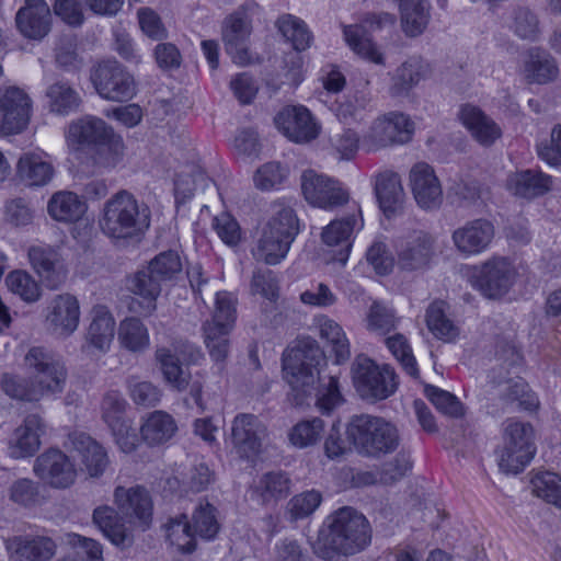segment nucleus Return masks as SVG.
Returning <instances> with one entry per match:
<instances>
[{
    "mask_svg": "<svg viewBox=\"0 0 561 561\" xmlns=\"http://www.w3.org/2000/svg\"><path fill=\"white\" fill-rule=\"evenodd\" d=\"M66 139L69 146L94 148L92 160L99 171H110L121 161L125 150L122 136L102 118L92 115L72 121L67 128Z\"/></svg>",
    "mask_w": 561,
    "mask_h": 561,
    "instance_id": "f257e3e1",
    "label": "nucleus"
},
{
    "mask_svg": "<svg viewBox=\"0 0 561 561\" xmlns=\"http://www.w3.org/2000/svg\"><path fill=\"white\" fill-rule=\"evenodd\" d=\"M99 225L108 238L130 239L150 227V211L140 207L131 193L122 190L104 203Z\"/></svg>",
    "mask_w": 561,
    "mask_h": 561,
    "instance_id": "f03ea898",
    "label": "nucleus"
},
{
    "mask_svg": "<svg viewBox=\"0 0 561 561\" xmlns=\"http://www.w3.org/2000/svg\"><path fill=\"white\" fill-rule=\"evenodd\" d=\"M323 530L324 546L330 551L343 556H353L364 550L370 542V528L366 517L352 507L345 506L327 520Z\"/></svg>",
    "mask_w": 561,
    "mask_h": 561,
    "instance_id": "7ed1b4c3",
    "label": "nucleus"
},
{
    "mask_svg": "<svg viewBox=\"0 0 561 561\" xmlns=\"http://www.w3.org/2000/svg\"><path fill=\"white\" fill-rule=\"evenodd\" d=\"M346 433L362 454L371 457L390 454L400 444V435L396 425L378 415H353L347 424Z\"/></svg>",
    "mask_w": 561,
    "mask_h": 561,
    "instance_id": "20e7f679",
    "label": "nucleus"
},
{
    "mask_svg": "<svg viewBox=\"0 0 561 561\" xmlns=\"http://www.w3.org/2000/svg\"><path fill=\"white\" fill-rule=\"evenodd\" d=\"M236 304L232 294L217 293L213 316L203 323L204 343L216 363H224L229 354V334L237 319Z\"/></svg>",
    "mask_w": 561,
    "mask_h": 561,
    "instance_id": "39448f33",
    "label": "nucleus"
},
{
    "mask_svg": "<svg viewBox=\"0 0 561 561\" xmlns=\"http://www.w3.org/2000/svg\"><path fill=\"white\" fill-rule=\"evenodd\" d=\"M352 378L359 397L369 402L386 400L397 388L394 369L389 365H378L365 355L356 356L352 364Z\"/></svg>",
    "mask_w": 561,
    "mask_h": 561,
    "instance_id": "423d86ee",
    "label": "nucleus"
},
{
    "mask_svg": "<svg viewBox=\"0 0 561 561\" xmlns=\"http://www.w3.org/2000/svg\"><path fill=\"white\" fill-rule=\"evenodd\" d=\"M536 453L534 428L529 423L510 419L503 424V446L499 450V467L505 473H518Z\"/></svg>",
    "mask_w": 561,
    "mask_h": 561,
    "instance_id": "0eeeda50",
    "label": "nucleus"
},
{
    "mask_svg": "<svg viewBox=\"0 0 561 561\" xmlns=\"http://www.w3.org/2000/svg\"><path fill=\"white\" fill-rule=\"evenodd\" d=\"M24 364L39 397L56 396L64 391L67 381V368L61 359L50 351L34 346L24 357Z\"/></svg>",
    "mask_w": 561,
    "mask_h": 561,
    "instance_id": "6e6552de",
    "label": "nucleus"
},
{
    "mask_svg": "<svg viewBox=\"0 0 561 561\" xmlns=\"http://www.w3.org/2000/svg\"><path fill=\"white\" fill-rule=\"evenodd\" d=\"M320 351L311 339L297 340L283 354V373L287 382L295 390L308 393L316 382L318 370L314 360Z\"/></svg>",
    "mask_w": 561,
    "mask_h": 561,
    "instance_id": "1a4fd4ad",
    "label": "nucleus"
},
{
    "mask_svg": "<svg viewBox=\"0 0 561 561\" xmlns=\"http://www.w3.org/2000/svg\"><path fill=\"white\" fill-rule=\"evenodd\" d=\"M414 134V123L409 115L392 111L373 121L362 139L367 151H377L388 147L409 142Z\"/></svg>",
    "mask_w": 561,
    "mask_h": 561,
    "instance_id": "9d476101",
    "label": "nucleus"
},
{
    "mask_svg": "<svg viewBox=\"0 0 561 561\" xmlns=\"http://www.w3.org/2000/svg\"><path fill=\"white\" fill-rule=\"evenodd\" d=\"M518 272L507 257L492 256L473 268L471 285L489 299H500L514 286Z\"/></svg>",
    "mask_w": 561,
    "mask_h": 561,
    "instance_id": "9b49d317",
    "label": "nucleus"
},
{
    "mask_svg": "<svg viewBox=\"0 0 561 561\" xmlns=\"http://www.w3.org/2000/svg\"><path fill=\"white\" fill-rule=\"evenodd\" d=\"M43 316L45 330L57 339L66 340L78 330L80 324L79 299L70 293L54 295L47 301Z\"/></svg>",
    "mask_w": 561,
    "mask_h": 561,
    "instance_id": "f8f14e48",
    "label": "nucleus"
},
{
    "mask_svg": "<svg viewBox=\"0 0 561 561\" xmlns=\"http://www.w3.org/2000/svg\"><path fill=\"white\" fill-rule=\"evenodd\" d=\"M396 21V15L388 12L369 13L364 18L363 24L344 26V38L356 55L376 65H383V54L367 34L366 25L380 30L393 26Z\"/></svg>",
    "mask_w": 561,
    "mask_h": 561,
    "instance_id": "ddd939ff",
    "label": "nucleus"
},
{
    "mask_svg": "<svg viewBox=\"0 0 561 561\" xmlns=\"http://www.w3.org/2000/svg\"><path fill=\"white\" fill-rule=\"evenodd\" d=\"M33 102L28 93L13 84L0 85V129L8 135L23 131L31 118Z\"/></svg>",
    "mask_w": 561,
    "mask_h": 561,
    "instance_id": "4468645a",
    "label": "nucleus"
},
{
    "mask_svg": "<svg viewBox=\"0 0 561 561\" xmlns=\"http://www.w3.org/2000/svg\"><path fill=\"white\" fill-rule=\"evenodd\" d=\"M396 251L401 270L421 271L430 266L435 255V239L424 230H413L399 239Z\"/></svg>",
    "mask_w": 561,
    "mask_h": 561,
    "instance_id": "2eb2a0df",
    "label": "nucleus"
},
{
    "mask_svg": "<svg viewBox=\"0 0 561 561\" xmlns=\"http://www.w3.org/2000/svg\"><path fill=\"white\" fill-rule=\"evenodd\" d=\"M266 436V425L254 414L239 413L231 422L230 440L241 458H255L261 453Z\"/></svg>",
    "mask_w": 561,
    "mask_h": 561,
    "instance_id": "dca6fc26",
    "label": "nucleus"
},
{
    "mask_svg": "<svg viewBox=\"0 0 561 561\" xmlns=\"http://www.w3.org/2000/svg\"><path fill=\"white\" fill-rule=\"evenodd\" d=\"M93 83L98 93L110 101H127L136 91L134 78L117 61L100 64L93 75Z\"/></svg>",
    "mask_w": 561,
    "mask_h": 561,
    "instance_id": "f3484780",
    "label": "nucleus"
},
{
    "mask_svg": "<svg viewBox=\"0 0 561 561\" xmlns=\"http://www.w3.org/2000/svg\"><path fill=\"white\" fill-rule=\"evenodd\" d=\"M301 191L312 207L331 210L350 201L347 187L335 178H302Z\"/></svg>",
    "mask_w": 561,
    "mask_h": 561,
    "instance_id": "a211bd4d",
    "label": "nucleus"
},
{
    "mask_svg": "<svg viewBox=\"0 0 561 561\" xmlns=\"http://www.w3.org/2000/svg\"><path fill=\"white\" fill-rule=\"evenodd\" d=\"M33 470L36 477L55 489L69 488L77 478V470L69 457L54 448L36 458Z\"/></svg>",
    "mask_w": 561,
    "mask_h": 561,
    "instance_id": "6ab92c4d",
    "label": "nucleus"
},
{
    "mask_svg": "<svg viewBox=\"0 0 561 561\" xmlns=\"http://www.w3.org/2000/svg\"><path fill=\"white\" fill-rule=\"evenodd\" d=\"M275 125L285 137L298 144L316 139L321 129L311 112L304 105L284 107L276 115Z\"/></svg>",
    "mask_w": 561,
    "mask_h": 561,
    "instance_id": "aec40b11",
    "label": "nucleus"
},
{
    "mask_svg": "<svg viewBox=\"0 0 561 561\" xmlns=\"http://www.w3.org/2000/svg\"><path fill=\"white\" fill-rule=\"evenodd\" d=\"M494 236V225L488 219L479 218L467 221L455 229L451 233V241L459 254L473 256L486 251Z\"/></svg>",
    "mask_w": 561,
    "mask_h": 561,
    "instance_id": "412c9836",
    "label": "nucleus"
},
{
    "mask_svg": "<svg viewBox=\"0 0 561 561\" xmlns=\"http://www.w3.org/2000/svg\"><path fill=\"white\" fill-rule=\"evenodd\" d=\"M30 264L44 286L58 289L67 279L68 271L60 254L49 245H32L27 251Z\"/></svg>",
    "mask_w": 561,
    "mask_h": 561,
    "instance_id": "4be33fe9",
    "label": "nucleus"
},
{
    "mask_svg": "<svg viewBox=\"0 0 561 561\" xmlns=\"http://www.w3.org/2000/svg\"><path fill=\"white\" fill-rule=\"evenodd\" d=\"M20 33L33 41L43 39L51 28V12L45 0H25L15 14Z\"/></svg>",
    "mask_w": 561,
    "mask_h": 561,
    "instance_id": "5701e85b",
    "label": "nucleus"
},
{
    "mask_svg": "<svg viewBox=\"0 0 561 561\" xmlns=\"http://www.w3.org/2000/svg\"><path fill=\"white\" fill-rule=\"evenodd\" d=\"M44 432L45 423L42 416L37 413L28 414L9 439L10 457L21 459L33 456L39 449Z\"/></svg>",
    "mask_w": 561,
    "mask_h": 561,
    "instance_id": "b1692460",
    "label": "nucleus"
},
{
    "mask_svg": "<svg viewBox=\"0 0 561 561\" xmlns=\"http://www.w3.org/2000/svg\"><path fill=\"white\" fill-rule=\"evenodd\" d=\"M363 228V219L360 210L358 215H352L344 219L333 220L322 231V240L329 247H339L337 255L334 257L336 261L344 264L350 254L351 241L350 238L354 230Z\"/></svg>",
    "mask_w": 561,
    "mask_h": 561,
    "instance_id": "393cba45",
    "label": "nucleus"
},
{
    "mask_svg": "<svg viewBox=\"0 0 561 561\" xmlns=\"http://www.w3.org/2000/svg\"><path fill=\"white\" fill-rule=\"evenodd\" d=\"M459 119L482 146H491L502 135L500 126L474 105L466 104L461 106Z\"/></svg>",
    "mask_w": 561,
    "mask_h": 561,
    "instance_id": "a878e982",
    "label": "nucleus"
},
{
    "mask_svg": "<svg viewBox=\"0 0 561 561\" xmlns=\"http://www.w3.org/2000/svg\"><path fill=\"white\" fill-rule=\"evenodd\" d=\"M70 439L87 473L91 478L102 476L108 465L104 448L85 433H75Z\"/></svg>",
    "mask_w": 561,
    "mask_h": 561,
    "instance_id": "bb28decb",
    "label": "nucleus"
},
{
    "mask_svg": "<svg viewBox=\"0 0 561 561\" xmlns=\"http://www.w3.org/2000/svg\"><path fill=\"white\" fill-rule=\"evenodd\" d=\"M88 210L83 197L71 191H58L54 193L47 203V213L51 219L64 224L80 221Z\"/></svg>",
    "mask_w": 561,
    "mask_h": 561,
    "instance_id": "cd10ccee",
    "label": "nucleus"
},
{
    "mask_svg": "<svg viewBox=\"0 0 561 561\" xmlns=\"http://www.w3.org/2000/svg\"><path fill=\"white\" fill-rule=\"evenodd\" d=\"M176 431L178 424L174 417L162 410L146 414L139 428L141 439L151 447L164 445L173 438Z\"/></svg>",
    "mask_w": 561,
    "mask_h": 561,
    "instance_id": "c85d7f7f",
    "label": "nucleus"
},
{
    "mask_svg": "<svg viewBox=\"0 0 561 561\" xmlns=\"http://www.w3.org/2000/svg\"><path fill=\"white\" fill-rule=\"evenodd\" d=\"M7 548L16 561H48L56 554L57 545L45 536L15 537Z\"/></svg>",
    "mask_w": 561,
    "mask_h": 561,
    "instance_id": "c756f323",
    "label": "nucleus"
},
{
    "mask_svg": "<svg viewBox=\"0 0 561 561\" xmlns=\"http://www.w3.org/2000/svg\"><path fill=\"white\" fill-rule=\"evenodd\" d=\"M115 334V319L110 310L102 305L91 310V321L87 329L85 342L101 353H106Z\"/></svg>",
    "mask_w": 561,
    "mask_h": 561,
    "instance_id": "7c9ffc66",
    "label": "nucleus"
},
{
    "mask_svg": "<svg viewBox=\"0 0 561 561\" xmlns=\"http://www.w3.org/2000/svg\"><path fill=\"white\" fill-rule=\"evenodd\" d=\"M115 503L121 512L129 517H136L142 525L148 526L151 519L152 502L148 492L141 486L125 489L117 486L114 492Z\"/></svg>",
    "mask_w": 561,
    "mask_h": 561,
    "instance_id": "2f4dec72",
    "label": "nucleus"
},
{
    "mask_svg": "<svg viewBox=\"0 0 561 561\" xmlns=\"http://www.w3.org/2000/svg\"><path fill=\"white\" fill-rule=\"evenodd\" d=\"M259 13L255 2H247L226 19L222 33L226 49H233L236 43H245L252 31V19Z\"/></svg>",
    "mask_w": 561,
    "mask_h": 561,
    "instance_id": "473e14b6",
    "label": "nucleus"
},
{
    "mask_svg": "<svg viewBox=\"0 0 561 561\" xmlns=\"http://www.w3.org/2000/svg\"><path fill=\"white\" fill-rule=\"evenodd\" d=\"M401 28L409 37L420 36L431 19V4L427 0H398Z\"/></svg>",
    "mask_w": 561,
    "mask_h": 561,
    "instance_id": "72a5a7b5",
    "label": "nucleus"
},
{
    "mask_svg": "<svg viewBox=\"0 0 561 561\" xmlns=\"http://www.w3.org/2000/svg\"><path fill=\"white\" fill-rule=\"evenodd\" d=\"M427 72V64L417 56L402 62L392 77L390 92L392 95H405L423 80Z\"/></svg>",
    "mask_w": 561,
    "mask_h": 561,
    "instance_id": "f704fd0d",
    "label": "nucleus"
},
{
    "mask_svg": "<svg viewBox=\"0 0 561 561\" xmlns=\"http://www.w3.org/2000/svg\"><path fill=\"white\" fill-rule=\"evenodd\" d=\"M45 96L50 113L67 116L78 111L81 104V98L67 81L58 80L49 84Z\"/></svg>",
    "mask_w": 561,
    "mask_h": 561,
    "instance_id": "c9c22d12",
    "label": "nucleus"
},
{
    "mask_svg": "<svg viewBox=\"0 0 561 561\" xmlns=\"http://www.w3.org/2000/svg\"><path fill=\"white\" fill-rule=\"evenodd\" d=\"M375 194L379 207L387 218H392L401 213L405 195L399 178H377Z\"/></svg>",
    "mask_w": 561,
    "mask_h": 561,
    "instance_id": "e433bc0d",
    "label": "nucleus"
},
{
    "mask_svg": "<svg viewBox=\"0 0 561 561\" xmlns=\"http://www.w3.org/2000/svg\"><path fill=\"white\" fill-rule=\"evenodd\" d=\"M320 336L330 346L336 364H343L351 357L350 341L343 328L333 319L321 316L317 319Z\"/></svg>",
    "mask_w": 561,
    "mask_h": 561,
    "instance_id": "4c0bfd02",
    "label": "nucleus"
},
{
    "mask_svg": "<svg viewBox=\"0 0 561 561\" xmlns=\"http://www.w3.org/2000/svg\"><path fill=\"white\" fill-rule=\"evenodd\" d=\"M291 243V241L264 227L253 250V256L268 265H276L286 257Z\"/></svg>",
    "mask_w": 561,
    "mask_h": 561,
    "instance_id": "58836bf2",
    "label": "nucleus"
},
{
    "mask_svg": "<svg viewBox=\"0 0 561 561\" xmlns=\"http://www.w3.org/2000/svg\"><path fill=\"white\" fill-rule=\"evenodd\" d=\"M156 359L165 382L176 391H184L190 383L191 374L183 368L178 356L168 347H159L156 351Z\"/></svg>",
    "mask_w": 561,
    "mask_h": 561,
    "instance_id": "ea45409f",
    "label": "nucleus"
},
{
    "mask_svg": "<svg viewBox=\"0 0 561 561\" xmlns=\"http://www.w3.org/2000/svg\"><path fill=\"white\" fill-rule=\"evenodd\" d=\"M524 71L528 80L539 84L554 80L559 73L554 59L548 53L537 48L528 51Z\"/></svg>",
    "mask_w": 561,
    "mask_h": 561,
    "instance_id": "a19ab883",
    "label": "nucleus"
},
{
    "mask_svg": "<svg viewBox=\"0 0 561 561\" xmlns=\"http://www.w3.org/2000/svg\"><path fill=\"white\" fill-rule=\"evenodd\" d=\"M130 290L140 296L145 304L140 305L139 313L150 316L156 310V300L161 293V283L149 268L138 272L130 280ZM134 310L137 311L136 308Z\"/></svg>",
    "mask_w": 561,
    "mask_h": 561,
    "instance_id": "79ce46f5",
    "label": "nucleus"
},
{
    "mask_svg": "<svg viewBox=\"0 0 561 561\" xmlns=\"http://www.w3.org/2000/svg\"><path fill=\"white\" fill-rule=\"evenodd\" d=\"M447 304L443 300L433 301L426 309L425 320L428 330L435 337L450 342L458 335V328L446 313Z\"/></svg>",
    "mask_w": 561,
    "mask_h": 561,
    "instance_id": "37998d69",
    "label": "nucleus"
},
{
    "mask_svg": "<svg viewBox=\"0 0 561 561\" xmlns=\"http://www.w3.org/2000/svg\"><path fill=\"white\" fill-rule=\"evenodd\" d=\"M411 190L421 208L435 209L443 202V186L438 178H412Z\"/></svg>",
    "mask_w": 561,
    "mask_h": 561,
    "instance_id": "c03bdc74",
    "label": "nucleus"
},
{
    "mask_svg": "<svg viewBox=\"0 0 561 561\" xmlns=\"http://www.w3.org/2000/svg\"><path fill=\"white\" fill-rule=\"evenodd\" d=\"M118 341L130 352H141L149 346V333L140 319L130 317L119 323Z\"/></svg>",
    "mask_w": 561,
    "mask_h": 561,
    "instance_id": "a18cd8bd",
    "label": "nucleus"
},
{
    "mask_svg": "<svg viewBox=\"0 0 561 561\" xmlns=\"http://www.w3.org/2000/svg\"><path fill=\"white\" fill-rule=\"evenodd\" d=\"M8 289L24 302L34 304L42 297L39 283L26 271L15 270L5 276Z\"/></svg>",
    "mask_w": 561,
    "mask_h": 561,
    "instance_id": "49530a36",
    "label": "nucleus"
},
{
    "mask_svg": "<svg viewBox=\"0 0 561 561\" xmlns=\"http://www.w3.org/2000/svg\"><path fill=\"white\" fill-rule=\"evenodd\" d=\"M163 528L169 543L180 552L191 553L195 550V535L185 515L169 519Z\"/></svg>",
    "mask_w": 561,
    "mask_h": 561,
    "instance_id": "de8ad7c7",
    "label": "nucleus"
},
{
    "mask_svg": "<svg viewBox=\"0 0 561 561\" xmlns=\"http://www.w3.org/2000/svg\"><path fill=\"white\" fill-rule=\"evenodd\" d=\"M93 524L114 545H123L126 539L124 525L121 523L116 511L107 505L99 506L93 511Z\"/></svg>",
    "mask_w": 561,
    "mask_h": 561,
    "instance_id": "09e8293b",
    "label": "nucleus"
},
{
    "mask_svg": "<svg viewBox=\"0 0 561 561\" xmlns=\"http://www.w3.org/2000/svg\"><path fill=\"white\" fill-rule=\"evenodd\" d=\"M510 30L519 38L535 41L540 35V22L537 14L526 7L515 8L507 22Z\"/></svg>",
    "mask_w": 561,
    "mask_h": 561,
    "instance_id": "8fccbe9b",
    "label": "nucleus"
},
{
    "mask_svg": "<svg viewBox=\"0 0 561 561\" xmlns=\"http://www.w3.org/2000/svg\"><path fill=\"white\" fill-rule=\"evenodd\" d=\"M277 27L296 50L302 51L310 47L313 37L302 20L290 14L283 15L277 21Z\"/></svg>",
    "mask_w": 561,
    "mask_h": 561,
    "instance_id": "3c124183",
    "label": "nucleus"
},
{
    "mask_svg": "<svg viewBox=\"0 0 561 561\" xmlns=\"http://www.w3.org/2000/svg\"><path fill=\"white\" fill-rule=\"evenodd\" d=\"M324 422L320 417L302 420L295 424L289 433L290 444L297 448H306L316 445L322 437Z\"/></svg>",
    "mask_w": 561,
    "mask_h": 561,
    "instance_id": "603ef678",
    "label": "nucleus"
},
{
    "mask_svg": "<svg viewBox=\"0 0 561 561\" xmlns=\"http://www.w3.org/2000/svg\"><path fill=\"white\" fill-rule=\"evenodd\" d=\"M265 228L294 242L300 232V222L296 211L291 207L279 205V208L267 221Z\"/></svg>",
    "mask_w": 561,
    "mask_h": 561,
    "instance_id": "864d4df0",
    "label": "nucleus"
},
{
    "mask_svg": "<svg viewBox=\"0 0 561 561\" xmlns=\"http://www.w3.org/2000/svg\"><path fill=\"white\" fill-rule=\"evenodd\" d=\"M256 488L264 503L276 502L288 495L290 480L280 471L267 472L261 477Z\"/></svg>",
    "mask_w": 561,
    "mask_h": 561,
    "instance_id": "5fc2aeb1",
    "label": "nucleus"
},
{
    "mask_svg": "<svg viewBox=\"0 0 561 561\" xmlns=\"http://www.w3.org/2000/svg\"><path fill=\"white\" fill-rule=\"evenodd\" d=\"M385 342L405 373L413 378H417L420 374L417 363L407 337L403 334L397 333L387 337Z\"/></svg>",
    "mask_w": 561,
    "mask_h": 561,
    "instance_id": "6e6d98bb",
    "label": "nucleus"
},
{
    "mask_svg": "<svg viewBox=\"0 0 561 561\" xmlns=\"http://www.w3.org/2000/svg\"><path fill=\"white\" fill-rule=\"evenodd\" d=\"M1 388L5 394L13 399L27 402L39 401L32 377L26 379L18 375L3 374L1 377Z\"/></svg>",
    "mask_w": 561,
    "mask_h": 561,
    "instance_id": "4d7b16f0",
    "label": "nucleus"
},
{
    "mask_svg": "<svg viewBox=\"0 0 561 561\" xmlns=\"http://www.w3.org/2000/svg\"><path fill=\"white\" fill-rule=\"evenodd\" d=\"M507 188L522 198H535L551 190L550 178H510Z\"/></svg>",
    "mask_w": 561,
    "mask_h": 561,
    "instance_id": "13d9d810",
    "label": "nucleus"
},
{
    "mask_svg": "<svg viewBox=\"0 0 561 561\" xmlns=\"http://www.w3.org/2000/svg\"><path fill=\"white\" fill-rule=\"evenodd\" d=\"M8 496L12 503L22 507H33L41 503L37 483L27 478L12 482L8 489Z\"/></svg>",
    "mask_w": 561,
    "mask_h": 561,
    "instance_id": "bf43d9fd",
    "label": "nucleus"
},
{
    "mask_svg": "<svg viewBox=\"0 0 561 561\" xmlns=\"http://www.w3.org/2000/svg\"><path fill=\"white\" fill-rule=\"evenodd\" d=\"M534 493L558 507H561V478L553 472H542L533 479Z\"/></svg>",
    "mask_w": 561,
    "mask_h": 561,
    "instance_id": "052dcab7",
    "label": "nucleus"
},
{
    "mask_svg": "<svg viewBox=\"0 0 561 561\" xmlns=\"http://www.w3.org/2000/svg\"><path fill=\"white\" fill-rule=\"evenodd\" d=\"M127 389L129 397L137 405L145 408L154 407L161 400V391L157 386L134 376L128 378Z\"/></svg>",
    "mask_w": 561,
    "mask_h": 561,
    "instance_id": "680f3d73",
    "label": "nucleus"
},
{
    "mask_svg": "<svg viewBox=\"0 0 561 561\" xmlns=\"http://www.w3.org/2000/svg\"><path fill=\"white\" fill-rule=\"evenodd\" d=\"M148 268L162 283L173 279L182 272L181 257L175 251H167L157 255Z\"/></svg>",
    "mask_w": 561,
    "mask_h": 561,
    "instance_id": "e2e57ef3",
    "label": "nucleus"
},
{
    "mask_svg": "<svg viewBox=\"0 0 561 561\" xmlns=\"http://www.w3.org/2000/svg\"><path fill=\"white\" fill-rule=\"evenodd\" d=\"M51 158L45 152L24 153L18 162L19 175H53Z\"/></svg>",
    "mask_w": 561,
    "mask_h": 561,
    "instance_id": "0e129e2a",
    "label": "nucleus"
},
{
    "mask_svg": "<svg viewBox=\"0 0 561 561\" xmlns=\"http://www.w3.org/2000/svg\"><path fill=\"white\" fill-rule=\"evenodd\" d=\"M194 535H198L205 539L214 538L218 530L219 524L215 515V507L209 504H201L193 514Z\"/></svg>",
    "mask_w": 561,
    "mask_h": 561,
    "instance_id": "69168bd1",
    "label": "nucleus"
},
{
    "mask_svg": "<svg viewBox=\"0 0 561 561\" xmlns=\"http://www.w3.org/2000/svg\"><path fill=\"white\" fill-rule=\"evenodd\" d=\"M126 408L127 401L123 394L119 391L110 390L104 394L102 400V419L108 425V427L126 421Z\"/></svg>",
    "mask_w": 561,
    "mask_h": 561,
    "instance_id": "338daca9",
    "label": "nucleus"
},
{
    "mask_svg": "<svg viewBox=\"0 0 561 561\" xmlns=\"http://www.w3.org/2000/svg\"><path fill=\"white\" fill-rule=\"evenodd\" d=\"M321 493L316 490L295 495L287 503V511L293 519H301L311 515L321 504Z\"/></svg>",
    "mask_w": 561,
    "mask_h": 561,
    "instance_id": "774afa93",
    "label": "nucleus"
}]
</instances>
